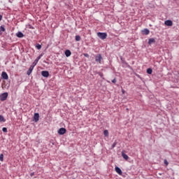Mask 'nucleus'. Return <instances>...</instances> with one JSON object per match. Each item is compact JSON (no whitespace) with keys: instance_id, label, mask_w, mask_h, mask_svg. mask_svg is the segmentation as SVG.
Listing matches in <instances>:
<instances>
[{"instance_id":"obj_1","label":"nucleus","mask_w":179,"mask_h":179,"mask_svg":"<svg viewBox=\"0 0 179 179\" xmlns=\"http://www.w3.org/2000/svg\"><path fill=\"white\" fill-rule=\"evenodd\" d=\"M97 36L101 38V40H106L107 38V33L106 32H98Z\"/></svg>"},{"instance_id":"obj_2","label":"nucleus","mask_w":179,"mask_h":179,"mask_svg":"<svg viewBox=\"0 0 179 179\" xmlns=\"http://www.w3.org/2000/svg\"><path fill=\"white\" fill-rule=\"evenodd\" d=\"M8 92H3L0 94V100L1 101H5L8 99Z\"/></svg>"},{"instance_id":"obj_3","label":"nucleus","mask_w":179,"mask_h":179,"mask_svg":"<svg viewBox=\"0 0 179 179\" xmlns=\"http://www.w3.org/2000/svg\"><path fill=\"white\" fill-rule=\"evenodd\" d=\"M102 59H103V57L101 56V54H98L95 55V61L96 62H98V64H101Z\"/></svg>"},{"instance_id":"obj_4","label":"nucleus","mask_w":179,"mask_h":179,"mask_svg":"<svg viewBox=\"0 0 179 179\" xmlns=\"http://www.w3.org/2000/svg\"><path fill=\"white\" fill-rule=\"evenodd\" d=\"M59 135H65L66 134V129L62 127L58 130Z\"/></svg>"},{"instance_id":"obj_5","label":"nucleus","mask_w":179,"mask_h":179,"mask_svg":"<svg viewBox=\"0 0 179 179\" xmlns=\"http://www.w3.org/2000/svg\"><path fill=\"white\" fill-rule=\"evenodd\" d=\"M39 118H40V114H38V113H34V122H38Z\"/></svg>"},{"instance_id":"obj_6","label":"nucleus","mask_w":179,"mask_h":179,"mask_svg":"<svg viewBox=\"0 0 179 179\" xmlns=\"http://www.w3.org/2000/svg\"><path fill=\"white\" fill-rule=\"evenodd\" d=\"M41 75L43 78H48V76H50V72H48V71H42Z\"/></svg>"},{"instance_id":"obj_7","label":"nucleus","mask_w":179,"mask_h":179,"mask_svg":"<svg viewBox=\"0 0 179 179\" xmlns=\"http://www.w3.org/2000/svg\"><path fill=\"white\" fill-rule=\"evenodd\" d=\"M2 78L4 79L5 80H8L9 79V76H8V73L6 72L3 71L1 73Z\"/></svg>"},{"instance_id":"obj_8","label":"nucleus","mask_w":179,"mask_h":179,"mask_svg":"<svg viewBox=\"0 0 179 179\" xmlns=\"http://www.w3.org/2000/svg\"><path fill=\"white\" fill-rule=\"evenodd\" d=\"M115 171L119 174V176H122V171L120 169V167L115 166Z\"/></svg>"},{"instance_id":"obj_9","label":"nucleus","mask_w":179,"mask_h":179,"mask_svg":"<svg viewBox=\"0 0 179 179\" xmlns=\"http://www.w3.org/2000/svg\"><path fill=\"white\" fill-rule=\"evenodd\" d=\"M33 69H34V65L30 66L29 70L27 71V75L30 76L31 72H33Z\"/></svg>"},{"instance_id":"obj_10","label":"nucleus","mask_w":179,"mask_h":179,"mask_svg":"<svg viewBox=\"0 0 179 179\" xmlns=\"http://www.w3.org/2000/svg\"><path fill=\"white\" fill-rule=\"evenodd\" d=\"M43 57V54H41L34 61V66H35V65H37V62H38V61H40V59H41V57Z\"/></svg>"},{"instance_id":"obj_11","label":"nucleus","mask_w":179,"mask_h":179,"mask_svg":"<svg viewBox=\"0 0 179 179\" xmlns=\"http://www.w3.org/2000/svg\"><path fill=\"white\" fill-rule=\"evenodd\" d=\"M166 26H173V21L168 20L164 22Z\"/></svg>"},{"instance_id":"obj_12","label":"nucleus","mask_w":179,"mask_h":179,"mask_svg":"<svg viewBox=\"0 0 179 179\" xmlns=\"http://www.w3.org/2000/svg\"><path fill=\"white\" fill-rule=\"evenodd\" d=\"M16 36L17 37H18V38H22V37H24V34H23L22 33V31H18L17 34H16Z\"/></svg>"},{"instance_id":"obj_13","label":"nucleus","mask_w":179,"mask_h":179,"mask_svg":"<svg viewBox=\"0 0 179 179\" xmlns=\"http://www.w3.org/2000/svg\"><path fill=\"white\" fill-rule=\"evenodd\" d=\"M153 43H156V40L154 38H150L148 39L149 45H151V44H153Z\"/></svg>"},{"instance_id":"obj_14","label":"nucleus","mask_w":179,"mask_h":179,"mask_svg":"<svg viewBox=\"0 0 179 179\" xmlns=\"http://www.w3.org/2000/svg\"><path fill=\"white\" fill-rule=\"evenodd\" d=\"M64 54H65L66 57H71V55H72V52L69 50H66Z\"/></svg>"},{"instance_id":"obj_15","label":"nucleus","mask_w":179,"mask_h":179,"mask_svg":"<svg viewBox=\"0 0 179 179\" xmlns=\"http://www.w3.org/2000/svg\"><path fill=\"white\" fill-rule=\"evenodd\" d=\"M142 33H143V34L148 36V34H149V33H150V31H149L148 29H144L143 30H142Z\"/></svg>"},{"instance_id":"obj_16","label":"nucleus","mask_w":179,"mask_h":179,"mask_svg":"<svg viewBox=\"0 0 179 179\" xmlns=\"http://www.w3.org/2000/svg\"><path fill=\"white\" fill-rule=\"evenodd\" d=\"M122 156L123 159H124V160H128V159H129V157H128V155L127 154H125V152H124V151L122 152Z\"/></svg>"},{"instance_id":"obj_17","label":"nucleus","mask_w":179,"mask_h":179,"mask_svg":"<svg viewBox=\"0 0 179 179\" xmlns=\"http://www.w3.org/2000/svg\"><path fill=\"white\" fill-rule=\"evenodd\" d=\"M6 121V119L3 117L2 115H0V122H5Z\"/></svg>"},{"instance_id":"obj_18","label":"nucleus","mask_w":179,"mask_h":179,"mask_svg":"<svg viewBox=\"0 0 179 179\" xmlns=\"http://www.w3.org/2000/svg\"><path fill=\"white\" fill-rule=\"evenodd\" d=\"M152 72H153V70L151 68L147 69V73H148V75H152Z\"/></svg>"},{"instance_id":"obj_19","label":"nucleus","mask_w":179,"mask_h":179,"mask_svg":"<svg viewBox=\"0 0 179 179\" xmlns=\"http://www.w3.org/2000/svg\"><path fill=\"white\" fill-rule=\"evenodd\" d=\"M6 29H5V25H1L0 27V31H5Z\"/></svg>"},{"instance_id":"obj_20","label":"nucleus","mask_w":179,"mask_h":179,"mask_svg":"<svg viewBox=\"0 0 179 179\" xmlns=\"http://www.w3.org/2000/svg\"><path fill=\"white\" fill-rule=\"evenodd\" d=\"M117 141H115L113 143L112 147H111V149H114V148H115V146H117Z\"/></svg>"},{"instance_id":"obj_21","label":"nucleus","mask_w":179,"mask_h":179,"mask_svg":"<svg viewBox=\"0 0 179 179\" xmlns=\"http://www.w3.org/2000/svg\"><path fill=\"white\" fill-rule=\"evenodd\" d=\"M76 41H80V36L79 35L76 36Z\"/></svg>"},{"instance_id":"obj_22","label":"nucleus","mask_w":179,"mask_h":179,"mask_svg":"<svg viewBox=\"0 0 179 179\" xmlns=\"http://www.w3.org/2000/svg\"><path fill=\"white\" fill-rule=\"evenodd\" d=\"M103 135L104 136H108V130H104Z\"/></svg>"},{"instance_id":"obj_23","label":"nucleus","mask_w":179,"mask_h":179,"mask_svg":"<svg viewBox=\"0 0 179 179\" xmlns=\"http://www.w3.org/2000/svg\"><path fill=\"white\" fill-rule=\"evenodd\" d=\"M121 61H122V64H124V65H127V66H129L128 65V63H127V62H125V60H123L122 58H121Z\"/></svg>"},{"instance_id":"obj_24","label":"nucleus","mask_w":179,"mask_h":179,"mask_svg":"<svg viewBox=\"0 0 179 179\" xmlns=\"http://www.w3.org/2000/svg\"><path fill=\"white\" fill-rule=\"evenodd\" d=\"M36 48H37V50H41V45L37 43L36 45Z\"/></svg>"},{"instance_id":"obj_25","label":"nucleus","mask_w":179,"mask_h":179,"mask_svg":"<svg viewBox=\"0 0 179 179\" xmlns=\"http://www.w3.org/2000/svg\"><path fill=\"white\" fill-rule=\"evenodd\" d=\"M98 75H99V76H100L102 79H104L103 73L99 72V73H98Z\"/></svg>"},{"instance_id":"obj_26","label":"nucleus","mask_w":179,"mask_h":179,"mask_svg":"<svg viewBox=\"0 0 179 179\" xmlns=\"http://www.w3.org/2000/svg\"><path fill=\"white\" fill-rule=\"evenodd\" d=\"M0 162H3V154L0 155Z\"/></svg>"},{"instance_id":"obj_27","label":"nucleus","mask_w":179,"mask_h":179,"mask_svg":"<svg viewBox=\"0 0 179 179\" xmlns=\"http://www.w3.org/2000/svg\"><path fill=\"white\" fill-rule=\"evenodd\" d=\"M2 131L3 132H8V129L6 127H3Z\"/></svg>"},{"instance_id":"obj_28","label":"nucleus","mask_w":179,"mask_h":179,"mask_svg":"<svg viewBox=\"0 0 179 179\" xmlns=\"http://www.w3.org/2000/svg\"><path fill=\"white\" fill-rule=\"evenodd\" d=\"M164 163L166 166H169V162L167 161V159H164Z\"/></svg>"},{"instance_id":"obj_29","label":"nucleus","mask_w":179,"mask_h":179,"mask_svg":"<svg viewBox=\"0 0 179 179\" xmlns=\"http://www.w3.org/2000/svg\"><path fill=\"white\" fill-rule=\"evenodd\" d=\"M83 55H84V57H86V58H89V54L84 53Z\"/></svg>"},{"instance_id":"obj_30","label":"nucleus","mask_w":179,"mask_h":179,"mask_svg":"<svg viewBox=\"0 0 179 179\" xmlns=\"http://www.w3.org/2000/svg\"><path fill=\"white\" fill-rule=\"evenodd\" d=\"M112 83H117V80L115 78H114L113 80H112Z\"/></svg>"},{"instance_id":"obj_31","label":"nucleus","mask_w":179,"mask_h":179,"mask_svg":"<svg viewBox=\"0 0 179 179\" xmlns=\"http://www.w3.org/2000/svg\"><path fill=\"white\" fill-rule=\"evenodd\" d=\"M30 176H31V177H33V176H34V172L31 173Z\"/></svg>"},{"instance_id":"obj_32","label":"nucleus","mask_w":179,"mask_h":179,"mask_svg":"<svg viewBox=\"0 0 179 179\" xmlns=\"http://www.w3.org/2000/svg\"><path fill=\"white\" fill-rule=\"evenodd\" d=\"M2 20V15H0V22Z\"/></svg>"},{"instance_id":"obj_33","label":"nucleus","mask_w":179,"mask_h":179,"mask_svg":"<svg viewBox=\"0 0 179 179\" xmlns=\"http://www.w3.org/2000/svg\"><path fill=\"white\" fill-rule=\"evenodd\" d=\"M122 92L123 94L125 93V90H122Z\"/></svg>"}]
</instances>
